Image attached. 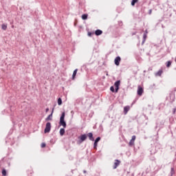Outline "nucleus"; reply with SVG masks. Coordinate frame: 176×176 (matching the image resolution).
Segmentation results:
<instances>
[{"label": "nucleus", "mask_w": 176, "mask_h": 176, "mask_svg": "<svg viewBox=\"0 0 176 176\" xmlns=\"http://www.w3.org/2000/svg\"><path fill=\"white\" fill-rule=\"evenodd\" d=\"M65 118V113L63 112V113H62V115L60 118L59 124H60V126H63V127H64V129H65V127H67V123L64 120Z\"/></svg>", "instance_id": "1"}, {"label": "nucleus", "mask_w": 176, "mask_h": 176, "mask_svg": "<svg viewBox=\"0 0 176 176\" xmlns=\"http://www.w3.org/2000/svg\"><path fill=\"white\" fill-rule=\"evenodd\" d=\"M51 129H52V124H50V122H47L46 124L44 133H50Z\"/></svg>", "instance_id": "2"}, {"label": "nucleus", "mask_w": 176, "mask_h": 176, "mask_svg": "<svg viewBox=\"0 0 176 176\" xmlns=\"http://www.w3.org/2000/svg\"><path fill=\"white\" fill-rule=\"evenodd\" d=\"M121 60H122V58H120V56H117V57L115 58L114 63H115V64L117 65V67H119Z\"/></svg>", "instance_id": "3"}, {"label": "nucleus", "mask_w": 176, "mask_h": 176, "mask_svg": "<svg viewBox=\"0 0 176 176\" xmlns=\"http://www.w3.org/2000/svg\"><path fill=\"white\" fill-rule=\"evenodd\" d=\"M114 86L116 87V93L119 91V86H120V80H118L115 82Z\"/></svg>", "instance_id": "4"}, {"label": "nucleus", "mask_w": 176, "mask_h": 176, "mask_svg": "<svg viewBox=\"0 0 176 176\" xmlns=\"http://www.w3.org/2000/svg\"><path fill=\"white\" fill-rule=\"evenodd\" d=\"M142 93H144V89L141 86H138V95L142 96Z\"/></svg>", "instance_id": "5"}, {"label": "nucleus", "mask_w": 176, "mask_h": 176, "mask_svg": "<svg viewBox=\"0 0 176 176\" xmlns=\"http://www.w3.org/2000/svg\"><path fill=\"white\" fill-rule=\"evenodd\" d=\"M135 135H133L131 140H130L129 145V146H133L134 145V142L135 141Z\"/></svg>", "instance_id": "6"}, {"label": "nucleus", "mask_w": 176, "mask_h": 176, "mask_svg": "<svg viewBox=\"0 0 176 176\" xmlns=\"http://www.w3.org/2000/svg\"><path fill=\"white\" fill-rule=\"evenodd\" d=\"M54 111V109H52V113L47 116V118L45 119L46 122H48V120H52V118H53V112Z\"/></svg>", "instance_id": "7"}, {"label": "nucleus", "mask_w": 176, "mask_h": 176, "mask_svg": "<svg viewBox=\"0 0 176 176\" xmlns=\"http://www.w3.org/2000/svg\"><path fill=\"white\" fill-rule=\"evenodd\" d=\"M87 138V135L86 134L82 135L80 136V140L81 142H83V141H86V139Z\"/></svg>", "instance_id": "8"}, {"label": "nucleus", "mask_w": 176, "mask_h": 176, "mask_svg": "<svg viewBox=\"0 0 176 176\" xmlns=\"http://www.w3.org/2000/svg\"><path fill=\"white\" fill-rule=\"evenodd\" d=\"M119 164H120V161H119V160H116L113 168L114 169L118 168V166H119Z\"/></svg>", "instance_id": "9"}, {"label": "nucleus", "mask_w": 176, "mask_h": 176, "mask_svg": "<svg viewBox=\"0 0 176 176\" xmlns=\"http://www.w3.org/2000/svg\"><path fill=\"white\" fill-rule=\"evenodd\" d=\"M130 111V107L129 106H126L124 107V113L125 115L127 114V113Z\"/></svg>", "instance_id": "10"}, {"label": "nucleus", "mask_w": 176, "mask_h": 176, "mask_svg": "<svg viewBox=\"0 0 176 176\" xmlns=\"http://www.w3.org/2000/svg\"><path fill=\"white\" fill-rule=\"evenodd\" d=\"M102 34V31L100 30H97L95 32V34L98 36L99 35H101Z\"/></svg>", "instance_id": "11"}, {"label": "nucleus", "mask_w": 176, "mask_h": 176, "mask_svg": "<svg viewBox=\"0 0 176 176\" xmlns=\"http://www.w3.org/2000/svg\"><path fill=\"white\" fill-rule=\"evenodd\" d=\"M88 137H89L90 141H94V138L93 137V133H88Z\"/></svg>", "instance_id": "12"}, {"label": "nucleus", "mask_w": 176, "mask_h": 176, "mask_svg": "<svg viewBox=\"0 0 176 176\" xmlns=\"http://www.w3.org/2000/svg\"><path fill=\"white\" fill-rule=\"evenodd\" d=\"M76 74H78V69H76L73 72V75H72L73 80H74V79H75V76H76Z\"/></svg>", "instance_id": "13"}, {"label": "nucleus", "mask_w": 176, "mask_h": 176, "mask_svg": "<svg viewBox=\"0 0 176 176\" xmlns=\"http://www.w3.org/2000/svg\"><path fill=\"white\" fill-rule=\"evenodd\" d=\"M146 34H148V31L146 30V33H144L143 35V43L146 41V37H147Z\"/></svg>", "instance_id": "14"}, {"label": "nucleus", "mask_w": 176, "mask_h": 176, "mask_svg": "<svg viewBox=\"0 0 176 176\" xmlns=\"http://www.w3.org/2000/svg\"><path fill=\"white\" fill-rule=\"evenodd\" d=\"M88 14H84L82 15L81 18L82 20H87V17H88Z\"/></svg>", "instance_id": "15"}, {"label": "nucleus", "mask_w": 176, "mask_h": 176, "mask_svg": "<svg viewBox=\"0 0 176 176\" xmlns=\"http://www.w3.org/2000/svg\"><path fill=\"white\" fill-rule=\"evenodd\" d=\"M163 74V71L162 70H160L158 71L156 74L155 76H162V74Z\"/></svg>", "instance_id": "16"}, {"label": "nucleus", "mask_w": 176, "mask_h": 176, "mask_svg": "<svg viewBox=\"0 0 176 176\" xmlns=\"http://www.w3.org/2000/svg\"><path fill=\"white\" fill-rule=\"evenodd\" d=\"M65 133V129H60V135L61 136H63V135H64Z\"/></svg>", "instance_id": "17"}, {"label": "nucleus", "mask_w": 176, "mask_h": 176, "mask_svg": "<svg viewBox=\"0 0 176 176\" xmlns=\"http://www.w3.org/2000/svg\"><path fill=\"white\" fill-rule=\"evenodd\" d=\"M137 2H138V0H132L131 6H134L135 5V3H137Z\"/></svg>", "instance_id": "18"}, {"label": "nucleus", "mask_w": 176, "mask_h": 176, "mask_svg": "<svg viewBox=\"0 0 176 176\" xmlns=\"http://www.w3.org/2000/svg\"><path fill=\"white\" fill-rule=\"evenodd\" d=\"M2 30H3L4 31H6V29L8 28V25L3 24L1 26Z\"/></svg>", "instance_id": "19"}, {"label": "nucleus", "mask_w": 176, "mask_h": 176, "mask_svg": "<svg viewBox=\"0 0 176 176\" xmlns=\"http://www.w3.org/2000/svg\"><path fill=\"white\" fill-rule=\"evenodd\" d=\"M61 104H63V100H61V98H59L58 99V104L61 105Z\"/></svg>", "instance_id": "20"}, {"label": "nucleus", "mask_w": 176, "mask_h": 176, "mask_svg": "<svg viewBox=\"0 0 176 176\" xmlns=\"http://www.w3.org/2000/svg\"><path fill=\"white\" fill-rule=\"evenodd\" d=\"M2 175L3 176H6V169H3L2 170Z\"/></svg>", "instance_id": "21"}, {"label": "nucleus", "mask_w": 176, "mask_h": 176, "mask_svg": "<svg viewBox=\"0 0 176 176\" xmlns=\"http://www.w3.org/2000/svg\"><path fill=\"white\" fill-rule=\"evenodd\" d=\"M171 66V61H168L166 63L167 68L170 67Z\"/></svg>", "instance_id": "22"}, {"label": "nucleus", "mask_w": 176, "mask_h": 176, "mask_svg": "<svg viewBox=\"0 0 176 176\" xmlns=\"http://www.w3.org/2000/svg\"><path fill=\"white\" fill-rule=\"evenodd\" d=\"M100 140H101V138L98 137V138L96 139L95 142L98 143V141H100Z\"/></svg>", "instance_id": "23"}, {"label": "nucleus", "mask_w": 176, "mask_h": 176, "mask_svg": "<svg viewBox=\"0 0 176 176\" xmlns=\"http://www.w3.org/2000/svg\"><path fill=\"white\" fill-rule=\"evenodd\" d=\"M97 142H94V149H97Z\"/></svg>", "instance_id": "24"}, {"label": "nucleus", "mask_w": 176, "mask_h": 176, "mask_svg": "<svg viewBox=\"0 0 176 176\" xmlns=\"http://www.w3.org/2000/svg\"><path fill=\"white\" fill-rule=\"evenodd\" d=\"M110 90L113 93L115 91V88L113 87H111Z\"/></svg>", "instance_id": "25"}, {"label": "nucleus", "mask_w": 176, "mask_h": 176, "mask_svg": "<svg viewBox=\"0 0 176 176\" xmlns=\"http://www.w3.org/2000/svg\"><path fill=\"white\" fill-rule=\"evenodd\" d=\"M170 173H171V175H173V174H174V168H171Z\"/></svg>", "instance_id": "26"}, {"label": "nucleus", "mask_w": 176, "mask_h": 176, "mask_svg": "<svg viewBox=\"0 0 176 176\" xmlns=\"http://www.w3.org/2000/svg\"><path fill=\"white\" fill-rule=\"evenodd\" d=\"M46 146V144L45 143H42L41 144V148H45Z\"/></svg>", "instance_id": "27"}, {"label": "nucleus", "mask_w": 176, "mask_h": 176, "mask_svg": "<svg viewBox=\"0 0 176 176\" xmlns=\"http://www.w3.org/2000/svg\"><path fill=\"white\" fill-rule=\"evenodd\" d=\"M45 112H46V113L49 112V108H47V109H45Z\"/></svg>", "instance_id": "28"}, {"label": "nucleus", "mask_w": 176, "mask_h": 176, "mask_svg": "<svg viewBox=\"0 0 176 176\" xmlns=\"http://www.w3.org/2000/svg\"><path fill=\"white\" fill-rule=\"evenodd\" d=\"M88 36H91V32H89V33H88Z\"/></svg>", "instance_id": "29"}, {"label": "nucleus", "mask_w": 176, "mask_h": 176, "mask_svg": "<svg viewBox=\"0 0 176 176\" xmlns=\"http://www.w3.org/2000/svg\"><path fill=\"white\" fill-rule=\"evenodd\" d=\"M152 14V10H149V14Z\"/></svg>", "instance_id": "30"}]
</instances>
